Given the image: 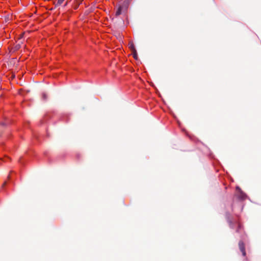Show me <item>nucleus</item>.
Wrapping results in <instances>:
<instances>
[{
	"instance_id": "nucleus-3",
	"label": "nucleus",
	"mask_w": 261,
	"mask_h": 261,
	"mask_svg": "<svg viewBox=\"0 0 261 261\" xmlns=\"http://www.w3.org/2000/svg\"><path fill=\"white\" fill-rule=\"evenodd\" d=\"M235 195L241 200H244L247 197L246 194L244 193L239 187H236Z\"/></svg>"
},
{
	"instance_id": "nucleus-6",
	"label": "nucleus",
	"mask_w": 261,
	"mask_h": 261,
	"mask_svg": "<svg viewBox=\"0 0 261 261\" xmlns=\"http://www.w3.org/2000/svg\"><path fill=\"white\" fill-rule=\"evenodd\" d=\"M65 0H58L57 5H61Z\"/></svg>"
},
{
	"instance_id": "nucleus-2",
	"label": "nucleus",
	"mask_w": 261,
	"mask_h": 261,
	"mask_svg": "<svg viewBox=\"0 0 261 261\" xmlns=\"http://www.w3.org/2000/svg\"><path fill=\"white\" fill-rule=\"evenodd\" d=\"M229 222L230 224V226L231 228H237V231L239 232L242 229V225L240 221V219L238 217H237V219L234 221H232L230 220H229Z\"/></svg>"
},
{
	"instance_id": "nucleus-5",
	"label": "nucleus",
	"mask_w": 261,
	"mask_h": 261,
	"mask_svg": "<svg viewBox=\"0 0 261 261\" xmlns=\"http://www.w3.org/2000/svg\"><path fill=\"white\" fill-rule=\"evenodd\" d=\"M129 47L130 48V49L132 50L133 54H134V58H136V50L135 48V46L133 43H129Z\"/></svg>"
},
{
	"instance_id": "nucleus-1",
	"label": "nucleus",
	"mask_w": 261,
	"mask_h": 261,
	"mask_svg": "<svg viewBox=\"0 0 261 261\" xmlns=\"http://www.w3.org/2000/svg\"><path fill=\"white\" fill-rule=\"evenodd\" d=\"M128 6V4L127 2H123L122 4H119L118 9L116 12V15L118 16L126 12Z\"/></svg>"
},
{
	"instance_id": "nucleus-7",
	"label": "nucleus",
	"mask_w": 261,
	"mask_h": 261,
	"mask_svg": "<svg viewBox=\"0 0 261 261\" xmlns=\"http://www.w3.org/2000/svg\"><path fill=\"white\" fill-rule=\"evenodd\" d=\"M43 96L44 98H45V94H43Z\"/></svg>"
},
{
	"instance_id": "nucleus-4",
	"label": "nucleus",
	"mask_w": 261,
	"mask_h": 261,
	"mask_svg": "<svg viewBox=\"0 0 261 261\" xmlns=\"http://www.w3.org/2000/svg\"><path fill=\"white\" fill-rule=\"evenodd\" d=\"M239 245L240 249L242 252L243 255L245 256L246 255V252L244 243L242 241H240Z\"/></svg>"
}]
</instances>
